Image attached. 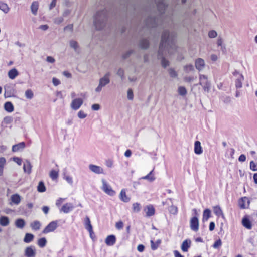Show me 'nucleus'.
<instances>
[{
	"mask_svg": "<svg viewBox=\"0 0 257 257\" xmlns=\"http://www.w3.org/2000/svg\"><path fill=\"white\" fill-rule=\"evenodd\" d=\"M108 19V12L105 9L97 12L94 16L93 24L97 31L102 30L106 26Z\"/></svg>",
	"mask_w": 257,
	"mask_h": 257,
	"instance_id": "1",
	"label": "nucleus"
},
{
	"mask_svg": "<svg viewBox=\"0 0 257 257\" xmlns=\"http://www.w3.org/2000/svg\"><path fill=\"white\" fill-rule=\"evenodd\" d=\"M174 44V39L171 36L170 31L168 30H164L161 35V41L159 44H162L163 46L167 47V48H171Z\"/></svg>",
	"mask_w": 257,
	"mask_h": 257,
	"instance_id": "2",
	"label": "nucleus"
},
{
	"mask_svg": "<svg viewBox=\"0 0 257 257\" xmlns=\"http://www.w3.org/2000/svg\"><path fill=\"white\" fill-rule=\"evenodd\" d=\"M160 16H149L144 21L148 28H155L158 27Z\"/></svg>",
	"mask_w": 257,
	"mask_h": 257,
	"instance_id": "3",
	"label": "nucleus"
},
{
	"mask_svg": "<svg viewBox=\"0 0 257 257\" xmlns=\"http://www.w3.org/2000/svg\"><path fill=\"white\" fill-rule=\"evenodd\" d=\"M138 47L141 50H147L149 48L150 43L148 38H141L138 44Z\"/></svg>",
	"mask_w": 257,
	"mask_h": 257,
	"instance_id": "4",
	"label": "nucleus"
},
{
	"mask_svg": "<svg viewBox=\"0 0 257 257\" xmlns=\"http://www.w3.org/2000/svg\"><path fill=\"white\" fill-rule=\"evenodd\" d=\"M57 221H52L44 228L43 231V233L46 234L50 232H53L57 228Z\"/></svg>",
	"mask_w": 257,
	"mask_h": 257,
	"instance_id": "5",
	"label": "nucleus"
},
{
	"mask_svg": "<svg viewBox=\"0 0 257 257\" xmlns=\"http://www.w3.org/2000/svg\"><path fill=\"white\" fill-rule=\"evenodd\" d=\"M156 5L157 10L160 13V16L164 14L168 5L164 3V0H159Z\"/></svg>",
	"mask_w": 257,
	"mask_h": 257,
	"instance_id": "6",
	"label": "nucleus"
},
{
	"mask_svg": "<svg viewBox=\"0 0 257 257\" xmlns=\"http://www.w3.org/2000/svg\"><path fill=\"white\" fill-rule=\"evenodd\" d=\"M190 228L192 230L197 232L199 229V220L198 218L196 217H193L191 218L190 222Z\"/></svg>",
	"mask_w": 257,
	"mask_h": 257,
	"instance_id": "7",
	"label": "nucleus"
},
{
	"mask_svg": "<svg viewBox=\"0 0 257 257\" xmlns=\"http://www.w3.org/2000/svg\"><path fill=\"white\" fill-rule=\"evenodd\" d=\"M83 100L81 98L73 99L71 103V107L72 109L76 110L82 105Z\"/></svg>",
	"mask_w": 257,
	"mask_h": 257,
	"instance_id": "8",
	"label": "nucleus"
},
{
	"mask_svg": "<svg viewBox=\"0 0 257 257\" xmlns=\"http://www.w3.org/2000/svg\"><path fill=\"white\" fill-rule=\"evenodd\" d=\"M250 201L246 197H242L238 201V205L241 209H246L249 207Z\"/></svg>",
	"mask_w": 257,
	"mask_h": 257,
	"instance_id": "9",
	"label": "nucleus"
},
{
	"mask_svg": "<svg viewBox=\"0 0 257 257\" xmlns=\"http://www.w3.org/2000/svg\"><path fill=\"white\" fill-rule=\"evenodd\" d=\"M84 226L86 229L89 232L90 237H92V233H93V227L91 224L90 220L87 216L85 218Z\"/></svg>",
	"mask_w": 257,
	"mask_h": 257,
	"instance_id": "10",
	"label": "nucleus"
},
{
	"mask_svg": "<svg viewBox=\"0 0 257 257\" xmlns=\"http://www.w3.org/2000/svg\"><path fill=\"white\" fill-rule=\"evenodd\" d=\"M24 254L26 257H35L36 255L35 247L33 246L27 247L25 249Z\"/></svg>",
	"mask_w": 257,
	"mask_h": 257,
	"instance_id": "11",
	"label": "nucleus"
},
{
	"mask_svg": "<svg viewBox=\"0 0 257 257\" xmlns=\"http://www.w3.org/2000/svg\"><path fill=\"white\" fill-rule=\"evenodd\" d=\"M144 210L147 217H151L154 215L155 209L152 205H148L144 207Z\"/></svg>",
	"mask_w": 257,
	"mask_h": 257,
	"instance_id": "12",
	"label": "nucleus"
},
{
	"mask_svg": "<svg viewBox=\"0 0 257 257\" xmlns=\"http://www.w3.org/2000/svg\"><path fill=\"white\" fill-rule=\"evenodd\" d=\"M102 189L104 192H105V193H115L105 179H102Z\"/></svg>",
	"mask_w": 257,
	"mask_h": 257,
	"instance_id": "13",
	"label": "nucleus"
},
{
	"mask_svg": "<svg viewBox=\"0 0 257 257\" xmlns=\"http://www.w3.org/2000/svg\"><path fill=\"white\" fill-rule=\"evenodd\" d=\"M89 169L93 172L97 174H104L103 172V169L102 168H101L100 166L93 165V164H90L89 165Z\"/></svg>",
	"mask_w": 257,
	"mask_h": 257,
	"instance_id": "14",
	"label": "nucleus"
},
{
	"mask_svg": "<svg viewBox=\"0 0 257 257\" xmlns=\"http://www.w3.org/2000/svg\"><path fill=\"white\" fill-rule=\"evenodd\" d=\"M196 68L199 71L202 70L205 66L204 60L200 58H197L195 61Z\"/></svg>",
	"mask_w": 257,
	"mask_h": 257,
	"instance_id": "15",
	"label": "nucleus"
},
{
	"mask_svg": "<svg viewBox=\"0 0 257 257\" xmlns=\"http://www.w3.org/2000/svg\"><path fill=\"white\" fill-rule=\"evenodd\" d=\"M165 48L170 49L165 46L159 44V49L157 52V58L158 60L165 57L164 56V50Z\"/></svg>",
	"mask_w": 257,
	"mask_h": 257,
	"instance_id": "16",
	"label": "nucleus"
},
{
	"mask_svg": "<svg viewBox=\"0 0 257 257\" xmlns=\"http://www.w3.org/2000/svg\"><path fill=\"white\" fill-rule=\"evenodd\" d=\"M26 147V143L24 142H22L17 144L14 145L12 146V152H15L23 150Z\"/></svg>",
	"mask_w": 257,
	"mask_h": 257,
	"instance_id": "17",
	"label": "nucleus"
},
{
	"mask_svg": "<svg viewBox=\"0 0 257 257\" xmlns=\"http://www.w3.org/2000/svg\"><path fill=\"white\" fill-rule=\"evenodd\" d=\"M203 152V149L201 143L199 141H196L194 143V153L197 155H200Z\"/></svg>",
	"mask_w": 257,
	"mask_h": 257,
	"instance_id": "18",
	"label": "nucleus"
},
{
	"mask_svg": "<svg viewBox=\"0 0 257 257\" xmlns=\"http://www.w3.org/2000/svg\"><path fill=\"white\" fill-rule=\"evenodd\" d=\"M116 242V237L114 235H108L105 239V242L108 246L113 245Z\"/></svg>",
	"mask_w": 257,
	"mask_h": 257,
	"instance_id": "19",
	"label": "nucleus"
},
{
	"mask_svg": "<svg viewBox=\"0 0 257 257\" xmlns=\"http://www.w3.org/2000/svg\"><path fill=\"white\" fill-rule=\"evenodd\" d=\"M242 224L243 226L248 229H250L252 228V224L247 216H244L242 220Z\"/></svg>",
	"mask_w": 257,
	"mask_h": 257,
	"instance_id": "20",
	"label": "nucleus"
},
{
	"mask_svg": "<svg viewBox=\"0 0 257 257\" xmlns=\"http://www.w3.org/2000/svg\"><path fill=\"white\" fill-rule=\"evenodd\" d=\"M32 166L31 165V162L28 160H26L25 162L23 165V169L25 172H27L28 174H30L31 172V169Z\"/></svg>",
	"mask_w": 257,
	"mask_h": 257,
	"instance_id": "21",
	"label": "nucleus"
},
{
	"mask_svg": "<svg viewBox=\"0 0 257 257\" xmlns=\"http://www.w3.org/2000/svg\"><path fill=\"white\" fill-rule=\"evenodd\" d=\"M73 209V206L71 203H66L64 204L61 208V211L65 213H68Z\"/></svg>",
	"mask_w": 257,
	"mask_h": 257,
	"instance_id": "22",
	"label": "nucleus"
},
{
	"mask_svg": "<svg viewBox=\"0 0 257 257\" xmlns=\"http://www.w3.org/2000/svg\"><path fill=\"white\" fill-rule=\"evenodd\" d=\"M191 240L189 239L185 240L181 246V249L184 252H187L188 250V248L190 247L191 245Z\"/></svg>",
	"mask_w": 257,
	"mask_h": 257,
	"instance_id": "23",
	"label": "nucleus"
},
{
	"mask_svg": "<svg viewBox=\"0 0 257 257\" xmlns=\"http://www.w3.org/2000/svg\"><path fill=\"white\" fill-rule=\"evenodd\" d=\"M4 108L5 111L9 113L13 112L14 109L13 104L10 101L5 102L4 105Z\"/></svg>",
	"mask_w": 257,
	"mask_h": 257,
	"instance_id": "24",
	"label": "nucleus"
},
{
	"mask_svg": "<svg viewBox=\"0 0 257 257\" xmlns=\"http://www.w3.org/2000/svg\"><path fill=\"white\" fill-rule=\"evenodd\" d=\"M26 224V222L24 219L22 218H18L15 220V225L17 228L22 229L24 227Z\"/></svg>",
	"mask_w": 257,
	"mask_h": 257,
	"instance_id": "25",
	"label": "nucleus"
},
{
	"mask_svg": "<svg viewBox=\"0 0 257 257\" xmlns=\"http://www.w3.org/2000/svg\"><path fill=\"white\" fill-rule=\"evenodd\" d=\"M18 75L19 72L15 68L9 70L8 73V77L11 79H14Z\"/></svg>",
	"mask_w": 257,
	"mask_h": 257,
	"instance_id": "26",
	"label": "nucleus"
},
{
	"mask_svg": "<svg viewBox=\"0 0 257 257\" xmlns=\"http://www.w3.org/2000/svg\"><path fill=\"white\" fill-rule=\"evenodd\" d=\"M11 204H12V203H14L15 204H18L21 201V197L18 194H14L11 197Z\"/></svg>",
	"mask_w": 257,
	"mask_h": 257,
	"instance_id": "27",
	"label": "nucleus"
},
{
	"mask_svg": "<svg viewBox=\"0 0 257 257\" xmlns=\"http://www.w3.org/2000/svg\"><path fill=\"white\" fill-rule=\"evenodd\" d=\"M10 223V219L6 216H0V225L2 226H7Z\"/></svg>",
	"mask_w": 257,
	"mask_h": 257,
	"instance_id": "28",
	"label": "nucleus"
},
{
	"mask_svg": "<svg viewBox=\"0 0 257 257\" xmlns=\"http://www.w3.org/2000/svg\"><path fill=\"white\" fill-rule=\"evenodd\" d=\"M39 7V3L37 1L33 2L31 6V11L33 14L36 15Z\"/></svg>",
	"mask_w": 257,
	"mask_h": 257,
	"instance_id": "29",
	"label": "nucleus"
},
{
	"mask_svg": "<svg viewBox=\"0 0 257 257\" xmlns=\"http://www.w3.org/2000/svg\"><path fill=\"white\" fill-rule=\"evenodd\" d=\"M213 212H214V214L218 217L221 216L222 218H224V216L223 213V212H222L221 209L220 208V207H219L218 206L214 207Z\"/></svg>",
	"mask_w": 257,
	"mask_h": 257,
	"instance_id": "30",
	"label": "nucleus"
},
{
	"mask_svg": "<svg viewBox=\"0 0 257 257\" xmlns=\"http://www.w3.org/2000/svg\"><path fill=\"white\" fill-rule=\"evenodd\" d=\"M41 224L39 221L35 220L30 224V227L33 230H38L40 229Z\"/></svg>",
	"mask_w": 257,
	"mask_h": 257,
	"instance_id": "31",
	"label": "nucleus"
},
{
	"mask_svg": "<svg viewBox=\"0 0 257 257\" xmlns=\"http://www.w3.org/2000/svg\"><path fill=\"white\" fill-rule=\"evenodd\" d=\"M135 52V50L133 49H130L126 52H125L124 53H123L121 56V58L123 60H125L127 59H128L131 55L133 54H134Z\"/></svg>",
	"mask_w": 257,
	"mask_h": 257,
	"instance_id": "32",
	"label": "nucleus"
},
{
	"mask_svg": "<svg viewBox=\"0 0 257 257\" xmlns=\"http://www.w3.org/2000/svg\"><path fill=\"white\" fill-rule=\"evenodd\" d=\"M244 80V77L242 74H240V77L237 78L235 81V87L237 89L242 87V81Z\"/></svg>",
	"mask_w": 257,
	"mask_h": 257,
	"instance_id": "33",
	"label": "nucleus"
},
{
	"mask_svg": "<svg viewBox=\"0 0 257 257\" xmlns=\"http://www.w3.org/2000/svg\"><path fill=\"white\" fill-rule=\"evenodd\" d=\"M211 212L208 209H206L203 211V222L207 221L210 217Z\"/></svg>",
	"mask_w": 257,
	"mask_h": 257,
	"instance_id": "34",
	"label": "nucleus"
},
{
	"mask_svg": "<svg viewBox=\"0 0 257 257\" xmlns=\"http://www.w3.org/2000/svg\"><path fill=\"white\" fill-rule=\"evenodd\" d=\"M37 191L39 192L42 193L46 191V187L43 181H40L37 186Z\"/></svg>",
	"mask_w": 257,
	"mask_h": 257,
	"instance_id": "35",
	"label": "nucleus"
},
{
	"mask_svg": "<svg viewBox=\"0 0 257 257\" xmlns=\"http://www.w3.org/2000/svg\"><path fill=\"white\" fill-rule=\"evenodd\" d=\"M161 240L160 239L157 240L155 242H154L153 240H151V249L153 250H156L158 248L159 245L161 244Z\"/></svg>",
	"mask_w": 257,
	"mask_h": 257,
	"instance_id": "36",
	"label": "nucleus"
},
{
	"mask_svg": "<svg viewBox=\"0 0 257 257\" xmlns=\"http://www.w3.org/2000/svg\"><path fill=\"white\" fill-rule=\"evenodd\" d=\"M34 239V235L31 233H26L24 238V241L25 243H30Z\"/></svg>",
	"mask_w": 257,
	"mask_h": 257,
	"instance_id": "37",
	"label": "nucleus"
},
{
	"mask_svg": "<svg viewBox=\"0 0 257 257\" xmlns=\"http://www.w3.org/2000/svg\"><path fill=\"white\" fill-rule=\"evenodd\" d=\"M154 169H153L151 171H150L149 172V173L148 174H147L146 176L142 177V179H147L150 182H152V181H154L155 179V178L154 177V176L153 175V172L154 171Z\"/></svg>",
	"mask_w": 257,
	"mask_h": 257,
	"instance_id": "38",
	"label": "nucleus"
},
{
	"mask_svg": "<svg viewBox=\"0 0 257 257\" xmlns=\"http://www.w3.org/2000/svg\"><path fill=\"white\" fill-rule=\"evenodd\" d=\"M105 80L104 79H100L99 83L98 86L95 89V91L97 92H99L101 91L102 87L105 86L106 85L108 84V81L105 80V82L104 83H102V81Z\"/></svg>",
	"mask_w": 257,
	"mask_h": 257,
	"instance_id": "39",
	"label": "nucleus"
},
{
	"mask_svg": "<svg viewBox=\"0 0 257 257\" xmlns=\"http://www.w3.org/2000/svg\"><path fill=\"white\" fill-rule=\"evenodd\" d=\"M159 60L161 61V65L163 68H166L167 67L169 66L170 63L165 57L161 58Z\"/></svg>",
	"mask_w": 257,
	"mask_h": 257,
	"instance_id": "40",
	"label": "nucleus"
},
{
	"mask_svg": "<svg viewBox=\"0 0 257 257\" xmlns=\"http://www.w3.org/2000/svg\"><path fill=\"white\" fill-rule=\"evenodd\" d=\"M0 10L3 11L5 13H7L9 11V8L7 4L1 2Z\"/></svg>",
	"mask_w": 257,
	"mask_h": 257,
	"instance_id": "41",
	"label": "nucleus"
},
{
	"mask_svg": "<svg viewBox=\"0 0 257 257\" xmlns=\"http://www.w3.org/2000/svg\"><path fill=\"white\" fill-rule=\"evenodd\" d=\"M49 176L53 180H55L58 177V172L55 170H52L50 172Z\"/></svg>",
	"mask_w": 257,
	"mask_h": 257,
	"instance_id": "42",
	"label": "nucleus"
},
{
	"mask_svg": "<svg viewBox=\"0 0 257 257\" xmlns=\"http://www.w3.org/2000/svg\"><path fill=\"white\" fill-rule=\"evenodd\" d=\"M25 96L27 99H31L34 96V93L31 89H27L25 91Z\"/></svg>",
	"mask_w": 257,
	"mask_h": 257,
	"instance_id": "43",
	"label": "nucleus"
},
{
	"mask_svg": "<svg viewBox=\"0 0 257 257\" xmlns=\"http://www.w3.org/2000/svg\"><path fill=\"white\" fill-rule=\"evenodd\" d=\"M178 93L181 96H184L187 94V90L184 86L178 87Z\"/></svg>",
	"mask_w": 257,
	"mask_h": 257,
	"instance_id": "44",
	"label": "nucleus"
},
{
	"mask_svg": "<svg viewBox=\"0 0 257 257\" xmlns=\"http://www.w3.org/2000/svg\"><path fill=\"white\" fill-rule=\"evenodd\" d=\"M119 198L125 202H127L130 200V197L126 194H119Z\"/></svg>",
	"mask_w": 257,
	"mask_h": 257,
	"instance_id": "45",
	"label": "nucleus"
},
{
	"mask_svg": "<svg viewBox=\"0 0 257 257\" xmlns=\"http://www.w3.org/2000/svg\"><path fill=\"white\" fill-rule=\"evenodd\" d=\"M47 240L45 238H41L38 240V244L40 247H44L46 244Z\"/></svg>",
	"mask_w": 257,
	"mask_h": 257,
	"instance_id": "46",
	"label": "nucleus"
},
{
	"mask_svg": "<svg viewBox=\"0 0 257 257\" xmlns=\"http://www.w3.org/2000/svg\"><path fill=\"white\" fill-rule=\"evenodd\" d=\"M211 87V83L208 81V80H206L205 82L204 83V85L203 86V89L205 91L209 92L210 89Z\"/></svg>",
	"mask_w": 257,
	"mask_h": 257,
	"instance_id": "47",
	"label": "nucleus"
},
{
	"mask_svg": "<svg viewBox=\"0 0 257 257\" xmlns=\"http://www.w3.org/2000/svg\"><path fill=\"white\" fill-rule=\"evenodd\" d=\"M168 72L170 76L172 78H176L178 76L177 73L173 68H169L168 69Z\"/></svg>",
	"mask_w": 257,
	"mask_h": 257,
	"instance_id": "48",
	"label": "nucleus"
},
{
	"mask_svg": "<svg viewBox=\"0 0 257 257\" xmlns=\"http://www.w3.org/2000/svg\"><path fill=\"white\" fill-rule=\"evenodd\" d=\"M133 210L134 212H139L141 210V206L140 204L138 203H134L133 204Z\"/></svg>",
	"mask_w": 257,
	"mask_h": 257,
	"instance_id": "49",
	"label": "nucleus"
},
{
	"mask_svg": "<svg viewBox=\"0 0 257 257\" xmlns=\"http://www.w3.org/2000/svg\"><path fill=\"white\" fill-rule=\"evenodd\" d=\"M184 70L186 72H188V71H192L194 70V68L193 65L190 64L184 66Z\"/></svg>",
	"mask_w": 257,
	"mask_h": 257,
	"instance_id": "50",
	"label": "nucleus"
},
{
	"mask_svg": "<svg viewBox=\"0 0 257 257\" xmlns=\"http://www.w3.org/2000/svg\"><path fill=\"white\" fill-rule=\"evenodd\" d=\"M249 167L250 170L253 171H257V163H255L254 161H251L250 162Z\"/></svg>",
	"mask_w": 257,
	"mask_h": 257,
	"instance_id": "51",
	"label": "nucleus"
},
{
	"mask_svg": "<svg viewBox=\"0 0 257 257\" xmlns=\"http://www.w3.org/2000/svg\"><path fill=\"white\" fill-rule=\"evenodd\" d=\"M70 46L75 51H76L77 49L78 48V43L76 41L74 40H71L70 41Z\"/></svg>",
	"mask_w": 257,
	"mask_h": 257,
	"instance_id": "52",
	"label": "nucleus"
},
{
	"mask_svg": "<svg viewBox=\"0 0 257 257\" xmlns=\"http://www.w3.org/2000/svg\"><path fill=\"white\" fill-rule=\"evenodd\" d=\"M127 99L130 100H132L134 98V93L133 90L131 88L128 89L127 92Z\"/></svg>",
	"mask_w": 257,
	"mask_h": 257,
	"instance_id": "53",
	"label": "nucleus"
},
{
	"mask_svg": "<svg viewBox=\"0 0 257 257\" xmlns=\"http://www.w3.org/2000/svg\"><path fill=\"white\" fill-rule=\"evenodd\" d=\"M117 75L121 77V80H123L124 71L122 68H119L116 73Z\"/></svg>",
	"mask_w": 257,
	"mask_h": 257,
	"instance_id": "54",
	"label": "nucleus"
},
{
	"mask_svg": "<svg viewBox=\"0 0 257 257\" xmlns=\"http://www.w3.org/2000/svg\"><path fill=\"white\" fill-rule=\"evenodd\" d=\"M11 159L16 162L18 165H21L22 164V160L21 158L15 156L12 158Z\"/></svg>",
	"mask_w": 257,
	"mask_h": 257,
	"instance_id": "55",
	"label": "nucleus"
},
{
	"mask_svg": "<svg viewBox=\"0 0 257 257\" xmlns=\"http://www.w3.org/2000/svg\"><path fill=\"white\" fill-rule=\"evenodd\" d=\"M217 36V33L215 30H211L208 32V37L210 38H215Z\"/></svg>",
	"mask_w": 257,
	"mask_h": 257,
	"instance_id": "56",
	"label": "nucleus"
},
{
	"mask_svg": "<svg viewBox=\"0 0 257 257\" xmlns=\"http://www.w3.org/2000/svg\"><path fill=\"white\" fill-rule=\"evenodd\" d=\"M222 244V241L220 239L216 240L213 245V247L214 248H219Z\"/></svg>",
	"mask_w": 257,
	"mask_h": 257,
	"instance_id": "57",
	"label": "nucleus"
},
{
	"mask_svg": "<svg viewBox=\"0 0 257 257\" xmlns=\"http://www.w3.org/2000/svg\"><path fill=\"white\" fill-rule=\"evenodd\" d=\"M13 121L12 117L11 116H6L4 118V122L6 124H8L11 123Z\"/></svg>",
	"mask_w": 257,
	"mask_h": 257,
	"instance_id": "58",
	"label": "nucleus"
},
{
	"mask_svg": "<svg viewBox=\"0 0 257 257\" xmlns=\"http://www.w3.org/2000/svg\"><path fill=\"white\" fill-rule=\"evenodd\" d=\"M77 115L79 118L83 119L87 116V114H85L83 111L80 110L78 112Z\"/></svg>",
	"mask_w": 257,
	"mask_h": 257,
	"instance_id": "59",
	"label": "nucleus"
},
{
	"mask_svg": "<svg viewBox=\"0 0 257 257\" xmlns=\"http://www.w3.org/2000/svg\"><path fill=\"white\" fill-rule=\"evenodd\" d=\"M52 83L55 86H58L60 84V81L56 77H53L52 79Z\"/></svg>",
	"mask_w": 257,
	"mask_h": 257,
	"instance_id": "60",
	"label": "nucleus"
},
{
	"mask_svg": "<svg viewBox=\"0 0 257 257\" xmlns=\"http://www.w3.org/2000/svg\"><path fill=\"white\" fill-rule=\"evenodd\" d=\"M115 227L117 229L120 230L122 229L123 223L121 221H118L116 223Z\"/></svg>",
	"mask_w": 257,
	"mask_h": 257,
	"instance_id": "61",
	"label": "nucleus"
},
{
	"mask_svg": "<svg viewBox=\"0 0 257 257\" xmlns=\"http://www.w3.org/2000/svg\"><path fill=\"white\" fill-rule=\"evenodd\" d=\"M91 108L93 110L97 111L100 109V105L99 104H93L91 106Z\"/></svg>",
	"mask_w": 257,
	"mask_h": 257,
	"instance_id": "62",
	"label": "nucleus"
},
{
	"mask_svg": "<svg viewBox=\"0 0 257 257\" xmlns=\"http://www.w3.org/2000/svg\"><path fill=\"white\" fill-rule=\"evenodd\" d=\"M6 160L4 157L0 158V168H3L5 164L6 163Z\"/></svg>",
	"mask_w": 257,
	"mask_h": 257,
	"instance_id": "63",
	"label": "nucleus"
},
{
	"mask_svg": "<svg viewBox=\"0 0 257 257\" xmlns=\"http://www.w3.org/2000/svg\"><path fill=\"white\" fill-rule=\"evenodd\" d=\"M246 159V156L244 154H241L238 158V161L241 162L245 161Z\"/></svg>",
	"mask_w": 257,
	"mask_h": 257,
	"instance_id": "64",
	"label": "nucleus"
}]
</instances>
